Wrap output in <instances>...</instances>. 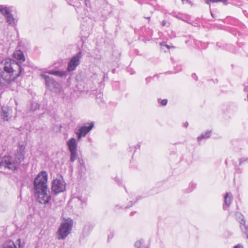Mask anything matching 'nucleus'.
I'll return each mask as SVG.
<instances>
[{"label": "nucleus", "mask_w": 248, "mask_h": 248, "mask_svg": "<svg viewBox=\"0 0 248 248\" xmlns=\"http://www.w3.org/2000/svg\"><path fill=\"white\" fill-rule=\"evenodd\" d=\"M13 57L18 62L12 59H6L2 62L3 71L0 73V85L10 84L19 78L23 71V68L18 62L22 63L26 60L23 52L18 50L13 54Z\"/></svg>", "instance_id": "1"}, {"label": "nucleus", "mask_w": 248, "mask_h": 248, "mask_svg": "<svg viewBox=\"0 0 248 248\" xmlns=\"http://www.w3.org/2000/svg\"><path fill=\"white\" fill-rule=\"evenodd\" d=\"M23 159V155L19 152H17L13 155H5L0 158V167L15 170L18 168L21 160Z\"/></svg>", "instance_id": "2"}, {"label": "nucleus", "mask_w": 248, "mask_h": 248, "mask_svg": "<svg viewBox=\"0 0 248 248\" xmlns=\"http://www.w3.org/2000/svg\"><path fill=\"white\" fill-rule=\"evenodd\" d=\"M62 221L56 232V238L59 240H64L71 233L72 230L74 221L70 218L62 217Z\"/></svg>", "instance_id": "3"}, {"label": "nucleus", "mask_w": 248, "mask_h": 248, "mask_svg": "<svg viewBox=\"0 0 248 248\" xmlns=\"http://www.w3.org/2000/svg\"><path fill=\"white\" fill-rule=\"evenodd\" d=\"M34 197L38 202H49L51 200L50 192L46 184L33 182Z\"/></svg>", "instance_id": "4"}, {"label": "nucleus", "mask_w": 248, "mask_h": 248, "mask_svg": "<svg viewBox=\"0 0 248 248\" xmlns=\"http://www.w3.org/2000/svg\"><path fill=\"white\" fill-rule=\"evenodd\" d=\"M51 189L56 194L62 192L66 189V184L63 179H56L52 182Z\"/></svg>", "instance_id": "5"}, {"label": "nucleus", "mask_w": 248, "mask_h": 248, "mask_svg": "<svg viewBox=\"0 0 248 248\" xmlns=\"http://www.w3.org/2000/svg\"><path fill=\"white\" fill-rule=\"evenodd\" d=\"M81 55V52H79L76 56L72 58L67 66V69L68 71L70 72L76 69V67L79 64V60Z\"/></svg>", "instance_id": "6"}, {"label": "nucleus", "mask_w": 248, "mask_h": 248, "mask_svg": "<svg viewBox=\"0 0 248 248\" xmlns=\"http://www.w3.org/2000/svg\"><path fill=\"white\" fill-rule=\"evenodd\" d=\"M93 126V123H90L89 126H82L77 132L78 139L79 140L82 136H85L92 129Z\"/></svg>", "instance_id": "7"}, {"label": "nucleus", "mask_w": 248, "mask_h": 248, "mask_svg": "<svg viewBox=\"0 0 248 248\" xmlns=\"http://www.w3.org/2000/svg\"><path fill=\"white\" fill-rule=\"evenodd\" d=\"M47 182V175L44 171L39 173L36 178L34 179V182H39L40 184H46Z\"/></svg>", "instance_id": "8"}, {"label": "nucleus", "mask_w": 248, "mask_h": 248, "mask_svg": "<svg viewBox=\"0 0 248 248\" xmlns=\"http://www.w3.org/2000/svg\"><path fill=\"white\" fill-rule=\"evenodd\" d=\"M67 145L70 152L77 151L76 140L74 138H72L68 141Z\"/></svg>", "instance_id": "9"}, {"label": "nucleus", "mask_w": 248, "mask_h": 248, "mask_svg": "<svg viewBox=\"0 0 248 248\" xmlns=\"http://www.w3.org/2000/svg\"><path fill=\"white\" fill-rule=\"evenodd\" d=\"M240 227L241 231L244 232L248 238V226L245 225V220L242 218L241 220L240 221Z\"/></svg>", "instance_id": "10"}, {"label": "nucleus", "mask_w": 248, "mask_h": 248, "mask_svg": "<svg viewBox=\"0 0 248 248\" xmlns=\"http://www.w3.org/2000/svg\"><path fill=\"white\" fill-rule=\"evenodd\" d=\"M135 247L136 248H149L148 245L145 244L142 239L137 241L135 243Z\"/></svg>", "instance_id": "11"}, {"label": "nucleus", "mask_w": 248, "mask_h": 248, "mask_svg": "<svg viewBox=\"0 0 248 248\" xmlns=\"http://www.w3.org/2000/svg\"><path fill=\"white\" fill-rule=\"evenodd\" d=\"M1 248H17V247L13 241L10 240L4 242Z\"/></svg>", "instance_id": "12"}, {"label": "nucleus", "mask_w": 248, "mask_h": 248, "mask_svg": "<svg viewBox=\"0 0 248 248\" xmlns=\"http://www.w3.org/2000/svg\"><path fill=\"white\" fill-rule=\"evenodd\" d=\"M47 73L49 74H51L52 75H55V76H56L58 77H62L65 75L64 72H63L62 71H59L50 70V71H49Z\"/></svg>", "instance_id": "13"}, {"label": "nucleus", "mask_w": 248, "mask_h": 248, "mask_svg": "<svg viewBox=\"0 0 248 248\" xmlns=\"http://www.w3.org/2000/svg\"><path fill=\"white\" fill-rule=\"evenodd\" d=\"M7 18V21L10 24H12L14 23L15 19L13 16L11 14L10 11L9 12V14L5 15Z\"/></svg>", "instance_id": "14"}, {"label": "nucleus", "mask_w": 248, "mask_h": 248, "mask_svg": "<svg viewBox=\"0 0 248 248\" xmlns=\"http://www.w3.org/2000/svg\"><path fill=\"white\" fill-rule=\"evenodd\" d=\"M0 12L5 16L6 15L9 14L10 10L6 7H4L1 6L0 7Z\"/></svg>", "instance_id": "15"}, {"label": "nucleus", "mask_w": 248, "mask_h": 248, "mask_svg": "<svg viewBox=\"0 0 248 248\" xmlns=\"http://www.w3.org/2000/svg\"><path fill=\"white\" fill-rule=\"evenodd\" d=\"M71 153V157L70 160L71 162H74L76 160L77 158V151L74 152H70Z\"/></svg>", "instance_id": "16"}, {"label": "nucleus", "mask_w": 248, "mask_h": 248, "mask_svg": "<svg viewBox=\"0 0 248 248\" xmlns=\"http://www.w3.org/2000/svg\"><path fill=\"white\" fill-rule=\"evenodd\" d=\"M236 217H237V220L238 221L240 222V221L241 220L242 218H243V219H244V216L241 214V213H237L236 214Z\"/></svg>", "instance_id": "17"}, {"label": "nucleus", "mask_w": 248, "mask_h": 248, "mask_svg": "<svg viewBox=\"0 0 248 248\" xmlns=\"http://www.w3.org/2000/svg\"><path fill=\"white\" fill-rule=\"evenodd\" d=\"M232 195L230 193H226L225 197V202H228L231 200Z\"/></svg>", "instance_id": "18"}, {"label": "nucleus", "mask_w": 248, "mask_h": 248, "mask_svg": "<svg viewBox=\"0 0 248 248\" xmlns=\"http://www.w3.org/2000/svg\"><path fill=\"white\" fill-rule=\"evenodd\" d=\"M132 206V202H127V205H124L123 206H121V207H123L124 209H126L127 208H129Z\"/></svg>", "instance_id": "19"}, {"label": "nucleus", "mask_w": 248, "mask_h": 248, "mask_svg": "<svg viewBox=\"0 0 248 248\" xmlns=\"http://www.w3.org/2000/svg\"><path fill=\"white\" fill-rule=\"evenodd\" d=\"M231 202H224V204L223 205V209L224 210H226L227 208L230 205Z\"/></svg>", "instance_id": "20"}, {"label": "nucleus", "mask_w": 248, "mask_h": 248, "mask_svg": "<svg viewBox=\"0 0 248 248\" xmlns=\"http://www.w3.org/2000/svg\"><path fill=\"white\" fill-rule=\"evenodd\" d=\"M167 103H168V100H167V99H166L162 100L160 102L161 105L162 106L166 105Z\"/></svg>", "instance_id": "21"}, {"label": "nucleus", "mask_w": 248, "mask_h": 248, "mask_svg": "<svg viewBox=\"0 0 248 248\" xmlns=\"http://www.w3.org/2000/svg\"><path fill=\"white\" fill-rule=\"evenodd\" d=\"M181 0L183 4H184L185 3H187L189 4H190L191 5H193V2L189 0Z\"/></svg>", "instance_id": "22"}, {"label": "nucleus", "mask_w": 248, "mask_h": 248, "mask_svg": "<svg viewBox=\"0 0 248 248\" xmlns=\"http://www.w3.org/2000/svg\"><path fill=\"white\" fill-rule=\"evenodd\" d=\"M2 116L3 117V119H5L6 120H8V119L6 118H7L8 117L7 112H5V111H3V112H2Z\"/></svg>", "instance_id": "23"}, {"label": "nucleus", "mask_w": 248, "mask_h": 248, "mask_svg": "<svg viewBox=\"0 0 248 248\" xmlns=\"http://www.w3.org/2000/svg\"><path fill=\"white\" fill-rule=\"evenodd\" d=\"M206 3L208 4H210L211 2L215 3V0H204Z\"/></svg>", "instance_id": "24"}, {"label": "nucleus", "mask_w": 248, "mask_h": 248, "mask_svg": "<svg viewBox=\"0 0 248 248\" xmlns=\"http://www.w3.org/2000/svg\"><path fill=\"white\" fill-rule=\"evenodd\" d=\"M228 0H215V2H225Z\"/></svg>", "instance_id": "25"}, {"label": "nucleus", "mask_w": 248, "mask_h": 248, "mask_svg": "<svg viewBox=\"0 0 248 248\" xmlns=\"http://www.w3.org/2000/svg\"><path fill=\"white\" fill-rule=\"evenodd\" d=\"M233 248H243V246L241 244H238L235 246Z\"/></svg>", "instance_id": "26"}, {"label": "nucleus", "mask_w": 248, "mask_h": 248, "mask_svg": "<svg viewBox=\"0 0 248 248\" xmlns=\"http://www.w3.org/2000/svg\"><path fill=\"white\" fill-rule=\"evenodd\" d=\"M166 24V21L165 20H163L162 22V26H164Z\"/></svg>", "instance_id": "27"}, {"label": "nucleus", "mask_w": 248, "mask_h": 248, "mask_svg": "<svg viewBox=\"0 0 248 248\" xmlns=\"http://www.w3.org/2000/svg\"><path fill=\"white\" fill-rule=\"evenodd\" d=\"M112 237H113V235L110 234V235H108V238H112Z\"/></svg>", "instance_id": "28"}, {"label": "nucleus", "mask_w": 248, "mask_h": 248, "mask_svg": "<svg viewBox=\"0 0 248 248\" xmlns=\"http://www.w3.org/2000/svg\"><path fill=\"white\" fill-rule=\"evenodd\" d=\"M211 16L213 17H215V16L214 15V14H213L212 12H211Z\"/></svg>", "instance_id": "29"}, {"label": "nucleus", "mask_w": 248, "mask_h": 248, "mask_svg": "<svg viewBox=\"0 0 248 248\" xmlns=\"http://www.w3.org/2000/svg\"><path fill=\"white\" fill-rule=\"evenodd\" d=\"M17 241L19 242V243H20V239H18ZM19 247H20V244H19Z\"/></svg>", "instance_id": "30"}]
</instances>
